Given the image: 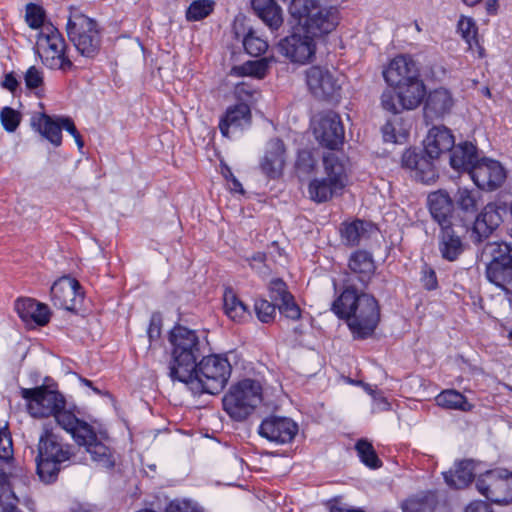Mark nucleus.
Here are the masks:
<instances>
[{
    "label": "nucleus",
    "instance_id": "f257e3e1",
    "mask_svg": "<svg viewBox=\"0 0 512 512\" xmlns=\"http://www.w3.org/2000/svg\"><path fill=\"white\" fill-rule=\"evenodd\" d=\"M20 395L26 400L27 410L34 418L53 416L57 424L71 434L79 446H84L92 460L102 468H112L115 460L108 446L98 440L93 428L66 408L64 396L46 386L21 388Z\"/></svg>",
    "mask_w": 512,
    "mask_h": 512
},
{
    "label": "nucleus",
    "instance_id": "f03ea898",
    "mask_svg": "<svg viewBox=\"0 0 512 512\" xmlns=\"http://www.w3.org/2000/svg\"><path fill=\"white\" fill-rule=\"evenodd\" d=\"M332 311L342 319H346L355 337L370 336L380 318L376 299L366 293L358 294L354 288H346L333 302Z\"/></svg>",
    "mask_w": 512,
    "mask_h": 512
},
{
    "label": "nucleus",
    "instance_id": "7ed1b4c3",
    "mask_svg": "<svg viewBox=\"0 0 512 512\" xmlns=\"http://www.w3.org/2000/svg\"><path fill=\"white\" fill-rule=\"evenodd\" d=\"M172 358L168 365L169 377L173 381L187 379L201 356V343L196 331L176 326L170 332Z\"/></svg>",
    "mask_w": 512,
    "mask_h": 512
},
{
    "label": "nucleus",
    "instance_id": "20e7f679",
    "mask_svg": "<svg viewBox=\"0 0 512 512\" xmlns=\"http://www.w3.org/2000/svg\"><path fill=\"white\" fill-rule=\"evenodd\" d=\"M231 375L228 359L221 355L203 357L187 379H180L195 393L217 394L224 389Z\"/></svg>",
    "mask_w": 512,
    "mask_h": 512
},
{
    "label": "nucleus",
    "instance_id": "39448f33",
    "mask_svg": "<svg viewBox=\"0 0 512 512\" xmlns=\"http://www.w3.org/2000/svg\"><path fill=\"white\" fill-rule=\"evenodd\" d=\"M71 456L70 445L62 443L58 435L51 430H44L39 437L35 457L36 472L40 480L48 484L55 482Z\"/></svg>",
    "mask_w": 512,
    "mask_h": 512
},
{
    "label": "nucleus",
    "instance_id": "423d86ee",
    "mask_svg": "<svg viewBox=\"0 0 512 512\" xmlns=\"http://www.w3.org/2000/svg\"><path fill=\"white\" fill-rule=\"evenodd\" d=\"M289 12L303 32L313 38L331 33L339 23L337 8L322 6L315 0H296Z\"/></svg>",
    "mask_w": 512,
    "mask_h": 512
},
{
    "label": "nucleus",
    "instance_id": "0eeeda50",
    "mask_svg": "<svg viewBox=\"0 0 512 512\" xmlns=\"http://www.w3.org/2000/svg\"><path fill=\"white\" fill-rule=\"evenodd\" d=\"M66 32L68 39L82 57L93 59L99 54L102 35L95 20L77 9H71Z\"/></svg>",
    "mask_w": 512,
    "mask_h": 512
},
{
    "label": "nucleus",
    "instance_id": "6e6552de",
    "mask_svg": "<svg viewBox=\"0 0 512 512\" xmlns=\"http://www.w3.org/2000/svg\"><path fill=\"white\" fill-rule=\"evenodd\" d=\"M262 401V386L253 379H244L233 385L223 397V408L237 421L246 419Z\"/></svg>",
    "mask_w": 512,
    "mask_h": 512
},
{
    "label": "nucleus",
    "instance_id": "1a4fd4ad",
    "mask_svg": "<svg viewBox=\"0 0 512 512\" xmlns=\"http://www.w3.org/2000/svg\"><path fill=\"white\" fill-rule=\"evenodd\" d=\"M323 166L326 177L312 180L308 187L310 198L318 203L326 202L342 191L347 182L344 163L336 153H324Z\"/></svg>",
    "mask_w": 512,
    "mask_h": 512
},
{
    "label": "nucleus",
    "instance_id": "9d476101",
    "mask_svg": "<svg viewBox=\"0 0 512 512\" xmlns=\"http://www.w3.org/2000/svg\"><path fill=\"white\" fill-rule=\"evenodd\" d=\"M37 53L42 63L51 70L67 72L74 65L66 55V42L56 27L44 26L37 37Z\"/></svg>",
    "mask_w": 512,
    "mask_h": 512
},
{
    "label": "nucleus",
    "instance_id": "9b49d317",
    "mask_svg": "<svg viewBox=\"0 0 512 512\" xmlns=\"http://www.w3.org/2000/svg\"><path fill=\"white\" fill-rule=\"evenodd\" d=\"M477 490L496 504L512 503V472L490 470L480 475L476 481Z\"/></svg>",
    "mask_w": 512,
    "mask_h": 512
},
{
    "label": "nucleus",
    "instance_id": "f8f14e48",
    "mask_svg": "<svg viewBox=\"0 0 512 512\" xmlns=\"http://www.w3.org/2000/svg\"><path fill=\"white\" fill-rule=\"evenodd\" d=\"M506 206L501 202H490L484 206L473 223L471 239L481 243L490 237L503 223Z\"/></svg>",
    "mask_w": 512,
    "mask_h": 512
},
{
    "label": "nucleus",
    "instance_id": "ddd939ff",
    "mask_svg": "<svg viewBox=\"0 0 512 512\" xmlns=\"http://www.w3.org/2000/svg\"><path fill=\"white\" fill-rule=\"evenodd\" d=\"M314 135L322 146L329 150L337 149L344 140L340 116L332 111L320 115L314 123Z\"/></svg>",
    "mask_w": 512,
    "mask_h": 512
},
{
    "label": "nucleus",
    "instance_id": "4468645a",
    "mask_svg": "<svg viewBox=\"0 0 512 512\" xmlns=\"http://www.w3.org/2000/svg\"><path fill=\"white\" fill-rule=\"evenodd\" d=\"M258 433L270 442L283 445L292 442L298 433V425L288 417L269 416L261 422Z\"/></svg>",
    "mask_w": 512,
    "mask_h": 512
},
{
    "label": "nucleus",
    "instance_id": "2eb2a0df",
    "mask_svg": "<svg viewBox=\"0 0 512 512\" xmlns=\"http://www.w3.org/2000/svg\"><path fill=\"white\" fill-rule=\"evenodd\" d=\"M279 49L291 62L304 64L312 60L316 46L311 35L293 33L279 43Z\"/></svg>",
    "mask_w": 512,
    "mask_h": 512
},
{
    "label": "nucleus",
    "instance_id": "dca6fc26",
    "mask_svg": "<svg viewBox=\"0 0 512 512\" xmlns=\"http://www.w3.org/2000/svg\"><path fill=\"white\" fill-rule=\"evenodd\" d=\"M469 176L479 189L492 191L502 185L506 174L498 161L480 159Z\"/></svg>",
    "mask_w": 512,
    "mask_h": 512
},
{
    "label": "nucleus",
    "instance_id": "f3484780",
    "mask_svg": "<svg viewBox=\"0 0 512 512\" xmlns=\"http://www.w3.org/2000/svg\"><path fill=\"white\" fill-rule=\"evenodd\" d=\"M82 298L81 286L74 278L61 277L51 287V300L58 308L74 311Z\"/></svg>",
    "mask_w": 512,
    "mask_h": 512
},
{
    "label": "nucleus",
    "instance_id": "a211bd4d",
    "mask_svg": "<svg viewBox=\"0 0 512 512\" xmlns=\"http://www.w3.org/2000/svg\"><path fill=\"white\" fill-rule=\"evenodd\" d=\"M305 74L310 92L318 99L332 98L340 89V85L328 69L312 66Z\"/></svg>",
    "mask_w": 512,
    "mask_h": 512
},
{
    "label": "nucleus",
    "instance_id": "6ab92c4d",
    "mask_svg": "<svg viewBox=\"0 0 512 512\" xmlns=\"http://www.w3.org/2000/svg\"><path fill=\"white\" fill-rule=\"evenodd\" d=\"M383 76L389 86L399 88L419 77V71L410 56L399 55L390 61L383 71Z\"/></svg>",
    "mask_w": 512,
    "mask_h": 512
},
{
    "label": "nucleus",
    "instance_id": "aec40b11",
    "mask_svg": "<svg viewBox=\"0 0 512 512\" xmlns=\"http://www.w3.org/2000/svg\"><path fill=\"white\" fill-rule=\"evenodd\" d=\"M251 118V110L247 104L229 106L220 118V132L224 137H229L231 132L248 128L251 125Z\"/></svg>",
    "mask_w": 512,
    "mask_h": 512
},
{
    "label": "nucleus",
    "instance_id": "412c9836",
    "mask_svg": "<svg viewBox=\"0 0 512 512\" xmlns=\"http://www.w3.org/2000/svg\"><path fill=\"white\" fill-rule=\"evenodd\" d=\"M286 161L284 143L279 138L271 139L266 146L264 157L260 163L262 172L275 179L282 174Z\"/></svg>",
    "mask_w": 512,
    "mask_h": 512
},
{
    "label": "nucleus",
    "instance_id": "4be33fe9",
    "mask_svg": "<svg viewBox=\"0 0 512 512\" xmlns=\"http://www.w3.org/2000/svg\"><path fill=\"white\" fill-rule=\"evenodd\" d=\"M424 143L427 156L430 159H437L442 153L452 150L455 139L448 128L434 126L429 130Z\"/></svg>",
    "mask_w": 512,
    "mask_h": 512
},
{
    "label": "nucleus",
    "instance_id": "5701e85b",
    "mask_svg": "<svg viewBox=\"0 0 512 512\" xmlns=\"http://www.w3.org/2000/svg\"><path fill=\"white\" fill-rule=\"evenodd\" d=\"M15 310L24 322L46 325L51 316L49 307L33 298H19L15 301Z\"/></svg>",
    "mask_w": 512,
    "mask_h": 512
},
{
    "label": "nucleus",
    "instance_id": "b1692460",
    "mask_svg": "<svg viewBox=\"0 0 512 512\" xmlns=\"http://www.w3.org/2000/svg\"><path fill=\"white\" fill-rule=\"evenodd\" d=\"M428 208L432 218L441 228L451 225L454 202L446 191L439 190L428 195Z\"/></svg>",
    "mask_w": 512,
    "mask_h": 512
},
{
    "label": "nucleus",
    "instance_id": "393cba45",
    "mask_svg": "<svg viewBox=\"0 0 512 512\" xmlns=\"http://www.w3.org/2000/svg\"><path fill=\"white\" fill-rule=\"evenodd\" d=\"M454 104L449 90L438 88L431 91L424 106V115L426 119L434 120L444 117L448 114Z\"/></svg>",
    "mask_w": 512,
    "mask_h": 512
},
{
    "label": "nucleus",
    "instance_id": "a878e982",
    "mask_svg": "<svg viewBox=\"0 0 512 512\" xmlns=\"http://www.w3.org/2000/svg\"><path fill=\"white\" fill-rule=\"evenodd\" d=\"M480 160L477 147L471 142L454 145L450 155V166L458 172L468 174Z\"/></svg>",
    "mask_w": 512,
    "mask_h": 512
},
{
    "label": "nucleus",
    "instance_id": "bb28decb",
    "mask_svg": "<svg viewBox=\"0 0 512 512\" xmlns=\"http://www.w3.org/2000/svg\"><path fill=\"white\" fill-rule=\"evenodd\" d=\"M464 250L465 245L452 226L441 228L438 235V251L444 260L454 262Z\"/></svg>",
    "mask_w": 512,
    "mask_h": 512
},
{
    "label": "nucleus",
    "instance_id": "cd10ccee",
    "mask_svg": "<svg viewBox=\"0 0 512 512\" xmlns=\"http://www.w3.org/2000/svg\"><path fill=\"white\" fill-rule=\"evenodd\" d=\"M486 267L512 263V244L506 241L487 242L481 252Z\"/></svg>",
    "mask_w": 512,
    "mask_h": 512
},
{
    "label": "nucleus",
    "instance_id": "c85d7f7f",
    "mask_svg": "<svg viewBox=\"0 0 512 512\" xmlns=\"http://www.w3.org/2000/svg\"><path fill=\"white\" fill-rule=\"evenodd\" d=\"M32 126L53 145H61V129H63L61 118L54 120L49 115L40 113L32 118Z\"/></svg>",
    "mask_w": 512,
    "mask_h": 512
},
{
    "label": "nucleus",
    "instance_id": "c756f323",
    "mask_svg": "<svg viewBox=\"0 0 512 512\" xmlns=\"http://www.w3.org/2000/svg\"><path fill=\"white\" fill-rule=\"evenodd\" d=\"M252 8L271 30H278L283 24L281 8L274 0H252Z\"/></svg>",
    "mask_w": 512,
    "mask_h": 512
},
{
    "label": "nucleus",
    "instance_id": "7c9ffc66",
    "mask_svg": "<svg viewBox=\"0 0 512 512\" xmlns=\"http://www.w3.org/2000/svg\"><path fill=\"white\" fill-rule=\"evenodd\" d=\"M397 89L402 108L407 110H412L418 107L426 93L425 86L419 77L408 81L407 84H404Z\"/></svg>",
    "mask_w": 512,
    "mask_h": 512
},
{
    "label": "nucleus",
    "instance_id": "2f4dec72",
    "mask_svg": "<svg viewBox=\"0 0 512 512\" xmlns=\"http://www.w3.org/2000/svg\"><path fill=\"white\" fill-rule=\"evenodd\" d=\"M350 270L358 275V279L363 284H366L373 274L375 273V263L372 255L366 251H356L349 259Z\"/></svg>",
    "mask_w": 512,
    "mask_h": 512
},
{
    "label": "nucleus",
    "instance_id": "473e14b6",
    "mask_svg": "<svg viewBox=\"0 0 512 512\" xmlns=\"http://www.w3.org/2000/svg\"><path fill=\"white\" fill-rule=\"evenodd\" d=\"M474 462L464 460L456 464L454 471L445 472L444 479L446 483L455 489L467 487L474 478Z\"/></svg>",
    "mask_w": 512,
    "mask_h": 512
},
{
    "label": "nucleus",
    "instance_id": "72a5a7b5",
    "mask_svg": "<svg viewBox=\"0 0 512 512\" xmlns=\"http://www.w3.org/2000/svg\"><path fill=\"white\" fill-rule=\"evenodd\" d=\"M369 229H371V225L359 219L342 223L340 227L341 239L348 246L358 245L362 239L368 237Z\"/></svg>",
    "mask_w": 512,
    "mask_h": 512
},
{
    "label": "nucleus",
    "instance_id": "f704fd0d",
    "mask_svg": "<svg viewBox=\"0 0 512 512\" xmlns=\"http://www.w3.org/2000/svg\"><path fill=\"white\" fill-rule=\"evenodd\" d=\"M435 400L438 406L449 410L468 412L473 408V405L468 402L467 398L454 389L442 391L436 396Z\"/></svg>",
    "mask_w": 512,
    "mask_h": 512
},
{
    "label": "nucleus",
    "instance_id": "c9c22d12",
    "mask_svg": "<svg viewBox=\"0 0 512 512\" xmlns=\"http://www.w3.org/2000/svg\"><path fill=\"white\" fill-rule=\"evenodd\" d=\"M486 278L507 294H512V262L504 265L486 267Z\"/></svg>",
    "mask_w": 512,
    "mask_h": 512
},
{
    "label": "nucleus",
    "instance_id": "e433bc0d",
    "mask_svg": "<svg viewBox=\"0 0 512 512\" xmlns=\"http://www.w3.org/2000/svg\"><path fill=\"white\" fill-rule=\"evenodd\" d=\"M225 314L235 322H241L249 316L247 306L238 298L232 289H226L223 295Z\"/></svg>",
    "mask_w": 512,
    "mask_h": 512
},
{
    "label": "nucleus",
    "instance_id": "4c0bfd02",
    "mask_svg": "<svg viewBox=\"0 0 512 512\" xmlns=\"http://www.w3.org/2000/svg\"><path fill=\"white\" fill-rule=\"evenodd\" d=\"M269 60L262 58L255 61H247L242 65L234 66L230 74L235 76H251L257 79H263L268 71Z\"/></svg>",
    "mask_w": 512,
    "mask_h": 512
},
{
    "label": "nucleus",
    "instance_id": "58836bf2",
    "mask_svg": "<svg viewBox=\"0 0 512 512\" xmlns=\"http://www.w3.org/2000/svg\"><path fill=\"white\" fill-rule=\"evenodd\" d=\"M436 505V495L427 492L406 500L402 504V509L403 512H434Z\"/></svg>",
    "mask_w": 512,
    "mask_h": 512
},
{
    "label": "nucleus",
    "instance_id": "ea45409f",
    "mask_svg": "<svg viewBox=\"0 0 512 512\" xmlns=\"http://www.w3.org/2000/svg\"><path fill=\"white\" fill-rule=\"evenodd\" d=\"M480 193L476 190L459 188L454 196L457 207L466 214H475L478 210Z\"/></svg>",
    "mask_w": 512,
    "mask_h": 512
},
{
    "label": "nucleus",
    "instance_id": "a19ab883",
    "mask_svg": "<svg viewBox=\"0 0 512 512\" xmlns=\"http://www.w3.org/2000/svg\"><path fill=\"white\" fill-rule=\"evenodd\" d=\"M14 502H18V499L12 489L8 475L0 471V505H5L2 512H21Z\"/></svg>",
    "mask_w": 512,
    "mask_h": 512
},
{
    "label": "nucleus",
    "instance_id": "79ce46f5",
    "mask_svg": "<svg viewBox=\"0 0 512 512\" xmlns=\"http://www.w3.org/2000/svg\"><path fill=\"white\" fill-rule=\"evenodd\" d=\"M357 454L363 464L371 469H377L382 466L373 445L366 439H360L355 444Z\"/></svg>",
    "mask_w": 512,
    "mask_h": 512
},
{
    "label": "nucleus",
    "instance_id": "37998d69",
    "mask_svg": "<svg viewBox=\"0 0 512 512\" xmlns=\"http://www.w3.org/2000/svg\"><path fill=\"white\" fill-rule=\"evenodd\" d=\"M214 6L215 2L213 0H195L186 11V19L188 21H200L213 12Z\"/></svg>",
    "mask_w": 512,
    "mask_h": 512
},
{
    "label": "nucleus",
    "instance_id": "c03bdc74",
    "mask_svg": "<svg viewBox=\"0 0 512 512\" xmlns=\"http://www.w3.org/2000/svg\"><path fill=\"white\" fill-rule=\"evenodd\" d=\"M24 81L26 88L35 90L37 97L44 96V73L40 68L36 66L29 67L24 74Z\"/></svg>",
    "mask_w": 512,
    "mask_h": 512
},
{
    "label": "nucleus",
    "instance_id": "a18cd8bd",
    "mask_svg": "<svg viewBox=\"0 0 512 512\" xmlns=\"http://www.w3.org/2000/svg\"><path fill=\"white\" fill-rule=\"evenodd\" d=\"M243 46L248 54L257 57L267 51L268 42L250 30L243 39Z\"/></svg>",
    "mask_w": 512,
    "mask_h": 512
},
{
    "label": "nucleus",
    "instance_id": "49530a36",
    "mask_svg": "<svg viewBox=\"0 0 512 512\" xmlns=\"http://www.w3.org/2000/svg\"><path fill=\"white\" fill-rule=\"evenodd\" d=\"M457 29L468 44V49L472 50L473 42L478 37V28L473 18L462 16L458 21Z\"/></svg>",
    "mask_w": 512,
    "mask_h": 512
},
{
    "label": "nucleus",
    "instance_id": "de8ad7c7",
    "mask_svg": "<svg viewBox=\"0 0 512 512\" xmlns=\"http://www.w3.org/2000/svg\"><path fill=\"white\" fill-rule=\"evenodd\" d=\"M431 160L432 159H427L425 156H423L419 165H417L414 170V177L416 180L424 184H430L436 180L437 172Z\"/></svg>",
    "mask_w": 512,
    "mask_h": 512
},
{
    "label": "nucleus",
    "instance_id": "09e8293b",
    "mask_svg": "<svg viewBox=\"0 0 512 512\" xmlns=\"http://www.w3.org/2000/svg\"><path fill=\"white\" fill-rule=\"evenodd\" d=\"M276 304H273L266 299H256L254 303V310L257 318L263 323H270L276 315Z\"/></svg>",
    "mask_w": 512,
    "mask_h": 512
},
{
    "label": "nucleus",
    "instance_id": "8fccbe9b",
    "mask_svg": "<svg viewBox=\"0 0 512 512\" xmlns=\"http://www.w3.org/2000/svg\"><path fill=\"white\" fill-rule=\"evenodd\" d=\"M0 120L3 128L11 133L18 128L21 122V114L15 109L6 106L0 112Z\"/></svg>",
    "mask_w": 512,
    "mask_h": 512
},
{
    "label": "nucleus",
    "instance_id": "3c124183",
    "mask_svg": "<svg viewBox=\"0 0 512 512\" xmlns=\"http://www.w3.org/2000/svg\"><path fill=\"white\" fill-rule=\"evenodd\" d=\"M45 13L43 9L35 4H28L26 7L25 19L29 27L32 29H39L46 26L44 24Z\"/></svg>",
    "mask_w": 512,
    "mask_h": 512
},
{
    "label": "nucleus",
    "instance_id": "603ef678",
    "mask_svg": "<svg viewBox=\"0 0 512 512\" xmlns=\"http://www.w3.org/2000/svg\"><path fill=\"white\" fill-rule=\"evenodd\" d=\"M381 105H382L383 109H385L393 114H397L403 109L401 100L398 97V92L395 93V91L390 88L386 89L382 93Z\"/></svg>",
    "mask_w": 512,
    "mask_h": 512
},
{
    "label": "nucleus",
    "instance_id": "864d4df0",
    "mask_svg": "<svg viewBox=\"0 0 512 512\" xmlns=\"http://www.w3.org/2000/svg\"><path fill=\"white\" fill-rule=\"evenodd\" d=\"M397 126H399V123L396 122H387L383 126L382 133L385 142L402 143L406 139L407 132L397 129Z\"/></svg>",
    "mask_w": 512,
    "mask_h": 512
},
{
    "label": "nucleus",
    "instance_id": "5fc2aeb1",
    "mask_svg": "<svg viewBox=\"0 0 512 512\" xmlns=\"http://www.w3.org/2000/svg\"><path fill=\"white\" fill-rule=\"evenodd\" d=\"M269 292L271 299L276 303H279L285 299H290L291 295V293L287 290L286 283L279 278L273 279L270 282Z\"/></svg>",
    "mask_w": 512,
    "mask_h": 512
},
{
    "label": "nucleus",
    "instance_id": "6e6d98bb",
    "mask_svg": "<svg viewBox=\"0 0 512 512\" xmlns=\"http://www.w3.org/2000/svg\"><path fill=\"white\" fill-rule=\"evenodd\" d=\"M278 309L282 315L291 320H297L301 316L299 306L295 303L294 298L290 295V299H285L277 303Z\"/></svg>",
    "mask_w": 512,
    "mask_h": 512
},
{
    "label": "nucleus",
    "instance_id": "4d7b16f0",
    "mask_svg": "<svg viewBox=\"0 0 512 512\" xmlns=\"http://www.w3.org/2000/svg\"><path fill=\"white\" fill-rule=\"evenodd\" d=\"M13 455L11 435L6 427L0 429V459L8 461Z\"/></svg>",
    "mask_w": 512,
    "mask_h": 512
},
{
    "label": "nucleus",
    "instance_id": "13d9d810",
    "mask_svg": "<svg viewBox=\"0 0 512 512\" xmlns=\"http://www.w3.org/2000/svg\"><path fill=\"white\" fill-rule=\"evenodd\" d=\"M422 286L428 290L432 291L438 288V280L435 270L429 266L428 264H424L421 269V278H420Z\"/></svg>",
    "mask_w": 512,
    "mask_h": 512
},
{
    "label": "nucleus",
    "instance_id": "bf43d9fd",
    "mask_svg": "<svg viewBox=\"0 0 512 512\" xmlns=\"http://www.w3.org/2000/svg\"><path fill=\"white\" fill-rule=\"evenodd\" d=\"M166 512H203L197 503L187 500L172 501L166 508Z\"/></svg>",
    "mask_w": 512,
    "mask_h": 512
},
{
    "label": "nucleus",
    "instance_id": "052dcab7",
    "mask_svg": "<svg viewBox=\"0 0 512 512\" xmlns=\"http://www.w3.org/2000/svg\"><path fill=\"white\" fill-rule=\"evenodd\" d=\"M162 320L159 314L154 313L150 318L149 327L147 329V335L150 343L158 340L161 336Z\"/></svg>",
    "mask_w": 512,
    "mask_h": 512
},
{
    "label": "nucleus",
    "instance_id": "680f3d73",
    "mask_svg": "<svg viewBox=\"0 0 512 512\" xmlns=\"http://www.w3.org/2000/svg\"><path fill=\"white\" fill-rule=\"evenodd\" d=\"M422 158H423L422 154L417 153L415 150L408 149L402 155V158H401L402 167L414 171L415 168L417 167V165H419L420 160Z\"/></svg>",
    "mask_w": 512,
    "mask_h": 512
},
{
    "label": "nucleus",
    "instance_id": "e2e57ef3",
    "mask_svg": "<svg viewBox=\"0 0 512 512\" xmlns=\"http://www.w3.org/2000/svg\"><path fill=\"white\" fill-rule=\"evenodd\" d=\"M368 392L373 397V406H372L373 412H383V411L390 410L391 405L383 395H381L380 393H377L371 389H369Z\"/></svg>",
    "mask_w": 512,
    "mask_h": 512
},
{
    "label": "nucleus",
    "instance_id": "0e129e2a",
    "mask_svg": "<svg viewBox=\"0 0 512 512\" xmlns=\"http://www.w3.org/2000/svg\"><path fill=\"white\" fill-rule=\"evenodd\" d=\"M61 123H62L63 129L68 131L73 136L78 148L79 149L83 148V146H84L83 139H82L80 133L78 132L74 122L70 118L62 117Z\"/></svg>",
    "mask_w": 512,
    "mask_h": 512
},
{
    "label": "nucleus",
    "instance_id": "69168bd1",
    "mask_svg": "<svg viewBox=\"0 0 512 512\" xmlns=\"http://www.w3.org/2000/svg\"><path fill=\"white\" fill-rule=\"evenodd\" d=\"M465 512H493L491 510V507L488 503L483 501H475L470 503L466 509Z\"/></svg>",
    "mask_w": 512,
    "mask_h": 512
},
{
    "label": "nucleus",
    "instance_id": "338daca9",
    "mask_svg": "<svg viewBox=\"0 0 512 512\" xmlns=\"http://www.w3.org/2000/svg\"><path fill=\"white\" fill-rule=\"evenodd\" d=\"M19 85L18 80L16 79L13 73H8L5 75V78L2 82V86L9 90L10 92H14Z\"/></svg>",
    "mask_w": 512,
    "mask_h": 512
},
{
    "label": "nucleus",
    "instance_id": "774afa93",
    "mask_svg": "<svg viewBox=\"0 0 512 512\" xmlns=\"http://www.w3.org/2000/svg\"><path fill=\"white\" fill-rule=\"evenodd\" d=\"M235 92L240 97L243 95L252 96V91H251L250 87L245 82H241V83L237 84Z\"/></svg>",
    "mask_w": 512,
    "mask_h": 512
}]
</instances>
